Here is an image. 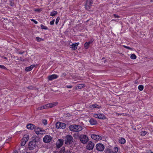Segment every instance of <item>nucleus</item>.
Wrapping results in <instances>:
<instances>
[{"label": "nucleus", "mask_w": 153, "mask_h": 153, "mask_svg": "<svg viewBox=\"0 0 153 153\" xmlns=\"http://www.w3.org/2000/svg\"><path fill=\"white\" fill-rule=\"evenodd\" d=\"M29 139V135H25L23 137L22 139L23 140H24L26 142H27Z\"/></svg>", "instance_id": "21"}, {"label": "nucleus", "mask_w": 153, "mask_h": 153, "mask_svg": "<svg viewBox=\"0 0 153 153\" xmlns=\"http://www.w3.org/2000/svg\"><path fill=\"white\" fill-rule=\"evenodd\" d=\"M79 44V42L73 44L72 45H71V47L70 48L72 49V50H75L77 49V47Z\"/></svg>", "instance_id": "15"}, {"label": "nucleus", "mask_w": 153, "mask_h": 153, "mask_svg": "<svg viewBox=\"0 0 153 153\" xmlns=\"http://www.w3.org/2000/svg\"><path fill=\"white\" fill-rule=\"evenodd\" d=\"M113 16H114V18H119L120 17V16L116 14H113Z\"/></svg>", "instance_id": "46"}, {"label": "nucleus", "mask_w": 153, "mask_h": 153, "mask_svg": "<svg viewBox=\"0 0 153 153\" xmlns=\"http://www.w3.org/2000/svg\"><path fill=\"white\" fill-rule=\"evenodd\" d=\"M89 122L92 125H96L97 123V121L93 118L89 120Z\"/></svg>", "instance_id": "18"}, {"label": "nucleus", "mask_w": 153, "mask_h": 153, "mask_svg": "<svg viewBox=\"0 0 153 153\" xmlns=\"http://www.w3.org/2000/svg\"><path fill=\"white\" fill-rule=\"evenodd\" d=\"M96 147L97 150L100 152L103 151L105 148L104 146L102 143L97 144Z\"/></svg>", "instance_id": "9"}, {"label": "nucleus", "mask_w": 153, "mask_h": 153, "mask_svg": "<svg viewBox=\"0 0 153 153\" xmlns=\"http://www.w3.org/2000/svg\"><path fill=\"white\" fill-rule=\"evenodd\" d=\"M150 1L151 2H153V0H151Z\"/></svg>", "instance_id": "58"}, {"label": "nucleus", "mask_w": 153, "mask_h": 153, "mask_svg": "<svg viewBox=\"0 0 153 153\" xmlns=\"http://www.w3.org/2000/svg\"><path fill=\"white\" fill-rule=\"evenodd\" d=\"M149 153H153V152L151 151H149Z\"/></svg>", "instance_id": "57"}, {"label": "nucleus", "mask_w": 153, "mask_h": 153, "mask_svg": "<svg viewBox=\"0 0 153 153\" xmlns=\"http://www.w3.org/2000/svg\"><path fill=\"white\" fill-rule=\"evenodd\" d=\"M94 117L100 119L105 120L107 119L106 116L103 114H94Z\"/></svg>", "instance_id": "8"}, {"label": "nucleus", "mask_w": 153, "mask_h": 153, "mask_svg": "<svg viewBox=\"0 0 153 153\" xmlns=\"http://www.w3.org/2000/svg\"><path fill=\"white\" fill-rule=\"evenodd\" d=\"M85 84H80L77 85L76 86V89H81L85 87Z\"/></svg>", "instance_id": "16"}, {"label": "nucleus", "mask_w": 153, "mask_h": 153, "mask_svg": "<svg viewBox=\"0 0 153 153\" xmlns=\"http://www.w3.org/2000/svg\"><path fill=\"white\" fill-rule=\"evenodd\" d=\"M65 148L64 147H62L61 148V149L59 151V153H64L65 152Z\"/></svg>", "instance_id": "35"}, {"label": "nucleus", "mask_w": 153, "mask_h": 153, "mask_svg": "<svg viewBox=\"0 0 153 153\" xmlns=\"http://www.w3.org/2000/svg\"><path fill=\"white\" fill-rule=\"evenodd\" d=\"M31 87H32V86H29V87H28V88H29V89H32V88H31Z\"/></svg>", "instance_id": "54"}, {"label": "nucleus", "mask_w": 153, "mask_h": 153, "mask_svg": "<svg viewBox=\"0 0 153 153\" xmlns=\"http://www.w3.org/2000/svg\"><path fill=\"white\" fill-rule=\"evenodd\" d=\"M52 103V104L53 107L57 105L58 104V102H55Z\"/></svg>", "instance_id": "43"}, {"label": "nucleus", "mask_w": 153, "mask_h": 153, "mask_svg": "<svg viewBox=\"0 0 153 153\" xmlns=\"http://www.w3.org/2000/svg\"><path fill=\"white\" fill-rule=\"evenodd\" d=\"M35 65H31L29 67H26L25 69V70L27 71H31L33 68L34 67Z\"/></svg>", "instance_id": "17"}, {"label": "nucleus", "mask_w": 153, "mask_h": 153, "mask_svg": "<svg viewBox=\"0 0 153 153\" xmlns=\"http://www.w3.org/2000/svg\"><path fill=\"white\" fill-rule=\"evenodd\" d=\"M47 106V107H48V108H51L53 107L52 103L48 104Z\"/></svg>", "instance_id": "37"}, {"label": "nucleus", "mask_w": 153, "mask_h": 153, "mask_svg": "<svg viewBox=\"0 0 153 153\" xmlns=\"http://www.w3.org/2000/svg\"><path fill=\"white\" fill-rule=\"evenodd\" d=\"M123 47L126 48V49H129V50H132V48H131L130 47H128V46H125V45H124L123 46Z\"/></svg>", "instance_id": "42"}, {"label": "nucleus", "mask_w": 153, "mask_h": 153, "mask_svg": "<svg viewBox=\"0 0 153 153\" xmlns=\"http://www.w3.org/2000/svg\"><path fill=\"white\" fill-rule=\"evenodd\" d=\"M37 110H41L40 108V107H39L38 108H37Z\"/></svg>", "instance_id": "52"}, {"label": "nucleus", "mask_w": 153, "mask_h": 153, "mask_svg": "<svg viewBox=\"0 0 153 153\" xmlns=\"http://www.w3.org/2000/svg\"><path fill=\"white\" fill-rule=\"evenodd\" d=\"M136 56L134 54H132L130 56L131 59H135L136 58Z\"/></svg>", "instance_id": "29"}, {"label": "nucleus", "mask_w": 153, "mask_h": 153, "mask_svg": "<svg viewBox=\"0 0 153 153\" xmlns=\"http://www.w3.org/2000/svg\"><path fill=\"white\" fill-rule=\"evenodd\" d=\"M94 144L91 141H89L86 146V149L89 150H92L94 147Z\"/></svg>", "instance_id": "10"}, {"label": "nucleus", "mask_w": 153, "mask_h": 153, "mask_svg": "<svg viewBox=\"0 0 153 153\" xmlns=\"http://www.w3.org/2000/svg\"><path fill=\"white\" fill-rule=\"evenodd\" d=\"M118 150V148L117 147H115L113 149L111 150V153H117Z\"/></svg>", "instance_id": "22"}, {"label": "nucleus", "mask_w": 153, "mask_h": 153, "mask_svg": "<svg viewBox=\"0 0 153 153\" xmlns=\"http://www.w3.org/2000/svg\"><path fill=\"white\" fill-rule=\"evenodd\" d=\"M41 27V28L42 29H44V30H48V28L47 27L45 26L42 24H41L40 25Z\"/></svg>", "instance_id": "31"}, {"label": "nucleus", "mask_w": 153, "mask_h": 153, "mask_svg": "<svg viewBox=\"0 0 153 153\" xmlns=\"http://www.w3.org/2000/svg\"><path fill=\"white\" fill-rule=\"evenodd\" d=\"M40 141V139L38 137H35L30 141L28 144V148L30 150H33L35 149L38 145V143Z\"/></svg>", "instance_id": "1"}, {"label": "nucleus", "mask_w": 153, "mask_h": 153, "mask_svg": "<svg viewBox=\"0 0 153 153\" xmlns=\"http://www.w3.org/2000/svg\"><path fill=\"white\" fill-rule=\"evenodd\" d=\"M27 142L25 141L24 140H23V139H22L21 142V146H24L25 144Z\"/></svg>", "instance_id": "30"}, {"label": "nucleus", "mask_w": 153, "mask_h": 153, "mask_svg": "<svg viewBox=\"0 0 153 153\" xmlns=\"http://www.w3.org/2000/svg\"><path fill=\"white\" fill-rule=\"evenodd\" d=\"M36 39L38 42H40L41 40H43L42 38L39 37H36Z\"/></svg>", "instance_id": "36"}, {"label": "nucleus", "mask_w": 153, "mask_h": 153, "mask_svg": "<svg viewBox=\"0 0 153 153\" xmlns=\"http://www.w3.org/2000/svg\"><path fill=\"white\" fill-rule=\"evenodd\" d=\"M106 153H111V149H105Z\"/></svg>", "instance_id": "34"}, {"label": "nucleus", "mask_w": 153, "mask_h": 153, "mask_svg": "<svg viewBox=\"0 0 153 153\" xmlns=\"http://www.w3.org/2000/svg\"><path fill=\"white\" fill-rule=\"evenodd\" d=\"M66 87L68 88H71L72 86L71 85H67Z\"/></svg>", "instance_id": "48"}, {"label": "nucleus", "mask_w": 153, "mask_h": 153, "mask_svg": "<svg viewBox=\"0 0 153 153\" xmlns=\"http://www.w3.org/2000/svg\"><path fill=\"white\" fill-rule=\"evenodd\" d=\"M27 128L29 129L33 130L34 129H35L36 128V126L33 124L30 123L27 125Z\"/></svg>", "instance_id": "14"}, {"label": "nucleus", "mask_w": 153, "mask_h": 153, "mask_svg": "<svg viewBox=\"0 0 153 153\" xmlns=\"http://www.w3.org/2000/svg\"><path fill=\"white\" fill-rule=\"evenodd\" d=\"M119 142L122 144L125 143L126 142V140L124 138H122L119 140Z\"/></svg>", "instance_id": "23"}, {"label": "nucleus", "mask_w": 153, "mask_h": 153, "mask_svg": "<svg viewBox=\"0 0 153 153\" xmlns=\"http://www.w3.org/2000/svg\"><path fill=\"white\" fill-rule=\"evenodd\" d=\"M92 42V41H89L88 42H87V44H88V45H90Z\"/></svg>", "instance_id": "49"}, {"label": "nucleus", "mask_w": 153, "mask_h": 153, "mask_svg": "<svg viewBox=\"0 0 153 153\" xmlns=\"http://www.w3.org/2000/svg\"><path fill=\"white\" fill-rule=\"evenodd\" d=\"M10 2V6H13L14 5V0H8Z\"/></svg>", "instance_id": "28"}, {"label": "nucleus", "mask_w": 153, "mask_h": 153, "mask_svg": "<svg viewBox=\"0 0 153 153\" xmlns=\"http://www.w3.org/2000/svg\"><path fill=\"white\" fill-rule=\"evenodd\" d=\"M91 137L92 139L96 140H101L102 139V137L100 136L95 134H91Z\"/></svg>", "instance_id": "11"}, {"label": "nucleus", "mask_w": 153, "mask_h": 153, "mask_svg": "<svg viewBox=\"0 0 153 153\" xmlns=\"http://www.w3.org/2000/svg\"><path fill=\"white\" fill-rule=\"evenodd\" d=\"M4 59H7V57H4Z\"/></svg>", "instance_id": "59"}, {"label": "nucleus", "mask_w": 153, "mask_h": 153, "mask_svg": "<svg viewBox=\"0 0 153 153\" xmlns=\"http://www.w3.org/2000/svg\"><path fill=\"white\" fill-rule=\"evenodd\" d=\"M31 21L33 22L35 24H36L38 23V22L33 19H31Z\"/></svg>", "instance_id": "45"}, {"label": "nucleus", "mask_w": 153, "mask_h": 153, "mask_svg": "<svg viewBox=\"0 0 153 153\" xmlns=\"http://www.w3.org/2000/svg\"><path fill=\"white\" fill-rule=\"evenodd\" d=\"M105 62H106V61L105 60V61H104V62L105 63Z\"/></svg>", "instance_id": "61"}, {"label": "nucleus", "mask_w": 153, "mask_h": 153, "mask_svg": "<svg viewBox=\"0 0 153 153\" xmlns=\"http://www.w3.org/2000/svg\"><path fill=\"white\" fill-rule=\"evenodd\" d=\"M40 107V108L41 110H42V109H44V108L43 107V105L42 106H41Z\"/></svg>", "instance_id": "50"}, {"label": "nucleus", "mask_w": 153, "mask_h": 153, "mask_svg": "<svg viewBox=\"0 0 153 153\" xmlns=\"http://www.w3.org/2000/svg\"><path fill=\"white\" fill-rule=\"evenodd\" d=\"M1 147H0V150H1Z\"/></svg>", "instance_id": "62"}, {"label": "nucleus", "mask_w": 153, "mask_h": 153, "mask_svg": "<svg viewBox=\"0 0 153 153\" xmlns=\"http://www.w3.org/2000/svg\"><path fill=\"white\" fill-rule=\"evenodd\" d=\"M102 59H104V58L103 57Z\"/></svg>", "instance_id": "63"}, {"label": "nucleus", "mask_w": 153, "mask_h": 153, "mask_svg": "<svg viewBox=\"0 0 153 153\" xmlns=\"http://www.w3.org/2000/svg\"><path fill=\"white\" fill-rule=\"evenodd\" d=\"M138 89L140 91H142L143 90L144 87L142 85H140L138 87Z\"/></svg>", "instance_id": "27"}, {"label": "nucleus", "mask_w": 153, "mask_h": 153, "mask_svg": "<svg viewBox=\"0 0 153 153\" xmlns=\"http://www.w3.org/2000/svg\"><path fill=\"white\" fill-rule=\"evenodd\" d=\"M42 122L44 125H46L47 124V120H43Z\"/></svg>", "instance_id": "40"}, {"label": "nucleus", "mask_w": 153, "mask_h": 153, "mask_svg": "<svg viewBox=\"0 0 153 153\" xmlns=\"http://www.w3.org/2000/svg\"><path fill=\"white\" fill-rule=\"evenodd\" d=\"M35 132L38 135H41L45 133L46 131L45 130L42 129L39 127H37L34 130Z\"/></svg>", "instance_id": "6"}, {"label": "nucleus", "mask_w": 153, "mask_h": 153, "mask_svg": "<svg viewBox=\"0 0 153 153\" xmlns=\"http://www.w3.org/2000/svg\"><path fill=\"white\" fill-rule=\"evenodd\" d=\"M60 18L59 17H57L56 19L55 23L56 25H57L59 21Z\"/></svg>", "instance_id": "41"}, {"label": "nucleus", "mask_w": 153, "mask_h": 153, "mask_svg": "<svg viewBox=\"0 0 153 153\" xmlns=\"http://www.w3.org/2000/svg\"><path fill=\"white\" fill-rule=\"evenodd\" d=\"M53 139V137L51 136L47 135H45L43 138V141L45 143H48L51 142Z\"/></svg>", "instance_id": "7"}, {"label": "nucleus", "mask_w": 153, "mask_h": 153, "mask_svg": "<svg viewBox=\"0 0 153 153\" xmlns=\"http://www.w3.org/2000/svg\"><path fill=\"white\" fill-rule=\"evenodd\" d=\"M26 153H31L30 152H27Z\"/></svg>", "instance_id": "60"}, {"label": "nucleus", "mask_w": 153, "mask_h": 153, "mask_svg": "<svg viewBox=\"0 0 153 153\" xmlns=\"http://www.w3.org/2000/svg\"><path fill=\"white\" fill-rule=\"evenodd\" d=\"M147 133V132L146 131H141L140 132V135L142 136H144Z\"/></svg>", "instance_id": "26"}, {"label": "nucleus", "mask_w": 153, "mask_h": 153, "mask_svg": "<svg viewBox=\"0 0 153 153\" xmlns=\"http://www.w3.org/2000/svg\"><path fill=\"white\" fill-rule=\"evenodd\" d=\"M74 141L73 137L71 135L68 134L65 137V143L67 145H70L72 144Z\"/></svg>", "instance_id": "3"}, {"label": "nucleus", "mask_w": 153, "mask_h": 153, "mask_svg": "<svg viewBox=\"0 0 153 153\" xmlns=\"http://www.w3.org/2000/svg\"><path fill=\"white\" fill-rule=\"evenodd\" d=\"M63 142L64 140H63L59 139L56 143L57 148H60L63 145Z\"/></svg>", "instance_id": "12"}, {"label": "nucleus", "mask_w": 153, "mask_h": 153, "mask_svg": "<svg viewBox=\"0 0 153 153\" xmlns=\"http://www.w3.org/2000/svg\"><path fill=\"white\" fill-rule=\"evenodd\" d=\"M42 8L36 9L34 10V11L40 12V11H42Z\"/></svg>", "instance_id": "38"}, {"label": "nucleus", "mask_w": 153, "mask_h": 153, "mask_svg": "<svg viewBox=\"0 0 153 153\" xmlns=\"http://www.w3.org/2000/svg\"><path fill=\"white\" fill-rule=\"evenodd\" d=\"M85 7L86 10H89L91 8L93 4V0H86Z\"/></svg>", "instance_id": "5"}, {"label": "nucleus", "mask_w": 153, "mask_h": 153, "mask_svg": "<svg viewBox=\"0 0 153 153\" xmlns=\"http://www.w3.org/2000/svg\"><path fill=\"white\" fill-rule=\"evenodd\" d=\"M59 124L60 126V128L64 129L66 127V124L64 123L59 122Z\"/></svg>", "instance_id": "20"}, {"label": "nucleus", "mask_w": 153, "mask_h": 153, "mask_svg": "<svg viewBox=\"0 0 153 153\" xmlns=\"http://www.w3.org/2000/svg\"><path fill=\"white\" fill-rule=\"evenodd\" d=\"M79 140L81 142L84 144H86L88 141V137L85 134L80 135Z\"/></svg>", "instance_id": "4"}, {"label": "nucleus", "mask_w": 153, "mask_h": 153, "mask_svg": "<svg viewBox=\"0 0 153 153\" xmlns=\"http://www.w3.org/2000/svg\"><path fill=\"white\" fill-rule=\"evenodd\" d=\"M55 22L54 19L52 21L50 22V24L51 25H53Z\"/></svg>", "instance_id": "44"}, {"label": "nucleus", "mask_w": 153, "mask_h": 153, "mask_svg": "<svg viewBox=\"0 0 153 153\" xmlns=\"http://www.w3.org/2000/svg\"><path fill=\"white\" fill-rule=\"evenodd\" d=\"M89 107L91 108H100V106L97 104H92L90 105Z\"/></svg>", "instance_id": "19"}, {"label": "nucleus", "mask_w": 153, "mask_h": 153, "mask_svg": "<svg viewBox=\"0 0 153 153\" xmlns=\"http://www.w3.org/2000/svg\"><path fill=\"white\" fill-rule=\"evenodd\" d=\"M57 14V12L56 11H53L52 12H51L50 15L52 16H54Z\"/></svg>", "instance_id": "25"}, {"label": "nucleus", "mask_w": 153, "mask_h": 153, "mask_svg": "<svg viewBox=\"0 0 153 153\" xmlns=\"http://www.w3.org/2000/svg\"><path fill=\"white\" fill-rule=\"evenodd\" d=\"M89 45L87 44V42H85L84 45V47L85 49H87L88 48Z\"/></svg>", "instance_id": "32"}, {"label": "nucleus", "mask_w": 153, "mask_h": 153, "mask_svg": "<svg viewBox=\"0 0 153 153\" xmlns=\"http://www.w3.org/2000/svg\"><path fill=\"white\" fill-rule=\"evenodd\" d=\"M69 130L74 132H79L81 131L82 129V127L80 125L73 124L70 126L69 127Z\"/></svg>", "instance_id": "2"}, {"label": "nucleus", "mask_w": 153, "mask_h": 153, "mask_svg": "<svg viewBox=\"0 0 153 153\" xmlns=\"http://www.w3.org/2000/svg\"><path fill=\"white\" fill-rule=\"evenodd\" d=\"M0 68L5 70H7V69L5 66L2 65H0Z\"/></svg>", "instance_id": "39"}, {"label": "nucleus", "mask_w": 153, "mask_h": 153, "mask_svg": "<svg viewBox=\"0 0 153 153\" xmlns=\"http://www.w3.org/2000/svg\"><path fill=\"white\" fill-rule=\"evenodd\" d=\"M56 127L57 128H60V126L59 124V122H57L56 124Z\"/></svg>", "instance_id": "33"}, {"label": "nucleus", "mask_w": 153, "mask_h": 153, "mask_svg": "<svg viewBox=\"0 0 153 153\" xmlns=\"http://www.w3.org/2000/svg\"><path fill=\"white\" fill-rule=\"evenodd\" d=\"M58 77V76L57 75L53 74L48 76V79L49 80L51 81L57 78Z\"/></svg>", "instance_id": "13"}, {"label": "nucleus", "mask_w": 153, "mask_h": 153, "mask_svg": "<svg viewBox=\"0 0 153 153\" xmlns=\"http://www.w3.org/2000/svg\"><path fill=\"white\" fill-rule=\"evenodd\" d=\"M14 153H18V152L17 151H15L14 152Z\"/></svg>", "instance_id": "53"}, {"label": "nucleus", "mask_w": 153, "mask_h": 153, "mask_svg": "<svg viewBox=\"0 0 153 153\" xmlns=\"http://www.w3.org/2000/svg\"><path fill=\"white\" fill-rule=\"evenodd\" d=\"M23 53H24V52H23L19 53L20 54H22Z\"/></svg>", "instance_id": "56"}, {"label": "nucleus", "mask_w": 153, "mask_h": 153, "mask_svg": "<svg viewBox=\"0 0 153 153\" xmlns=\"http://www.w3.org/2000/svg\"><path fill=\"white\" fill-rule=\"evenodd\" d=\"M21 60L22 61H24V59H21Z\"/></svg>", "instance_id": "55"}, {"label": "nucleus", "mask_w": 153, "mask_h": 153, "mask_svg": "<svg viewBox=\"0 0 153 153\" xmlns=\"http://www.w3.org/2000/svg\"><path fill=\"white\" fill-rule=\"evenodd\" d=\"M66 153H71V152H70V151L67 150L66 151Z\"/></svg>", "instance_id": "51"}, {"label": "nucleus", "mask_w": 153, "mask_h": 153, "mask_svg": "<svg viewBox=\"0 0 153 153\" xmlns=\"http://www.w3.org/2000/svg\"><path fill=\"white\" fill-rule=\"evenodd\" d=\"M43 107L44 108V109L48 108V107H47V106H48L47 104H46V105H43Z\"/></svg>", "instance_id": "47"}, {"label": "nucleus", "mask_w": 153, "mask_h": 153, "mask_svg": "<svg viewBox=\"0 0 153 153\" xmlns=\"http://www.w3.org/2000/svg\"><path fill=\"white\" fill-rule=\"evenodd\" d=\"M73 137L75 139L79 138L80 136L79 133H75L73 135Z\"/></svg>", "instance_id": "24"}]
</instances>
